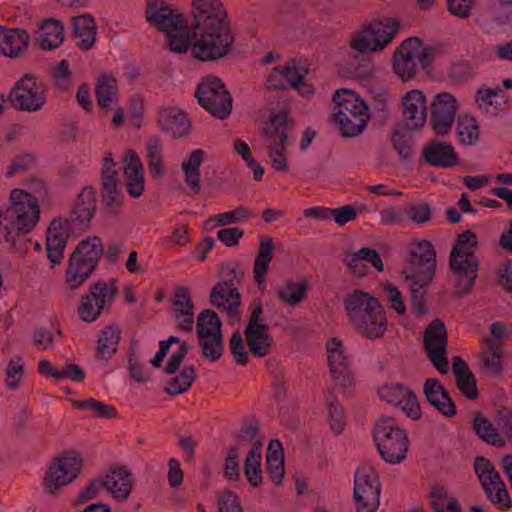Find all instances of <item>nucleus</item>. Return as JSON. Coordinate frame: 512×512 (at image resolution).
Returning a JSON list of instances; mask_svg holds the SVG:
<instances>
[{"mask_svg": "<svg viewBox=\"0 0 512 512\" xmlns=\"http://www.w3.org/2000/svg\"><path fill=\"white\" fill-rule=\"evenodd\" d=\"M343 305L351 324L362 336L375 340L385 334L388 320L376 297L355 289L345 297Z\"/></svg>", "mask_w": 512, "mask_h": 512, "instance_id": "nucleus-3", "label": "nucleus"}, {"mask_svg": "<svg viewBox=\"0 0 512 512\" xmlns=\"http://www.w3.org/2000/svg\"><path fill=\"white\" fill-rule=\"evenodd\" d=\"M103 203L105 211L110 215L117 214L119 208L123 204V193L120 186H114L110 189H103Z\"/></svg>", "mask_w": 512, "mask_h": 512, "instance_id": "nucleus-61", "label": "nucleus"}, {"mask_svg": "<svg viewBox=\"0 0 512 512\" xmlns=\"http://www.w3.org/2000/svg\"><path fill=\"white\" fill-rule=\"evenodd\" d=\"M380 493L381 483L374 468L369 465L357 468L353 488L357 512H376L380 506Z\"/></svg>", "mask_w": 512, "mask_h": 512, "instance_id": "nucleus-12", "label": "nucleus"}, {"mask_svg": "<svg viewBox=\"0 0 512 512\" xmlns=\"http://www.w3.org/2000/svg\"><path fill=\"white\" fill-rule=\"evenodd\" d=\"M221 320L215 311L210 309L203 310L196 322V334L198 336L211 335L213 333H222Z\"/></svg>", "mask_w": 512, "mask_h": 512, "instance_id": "nucleus-51", "label": "nucleus"}, {"mask_svg": "<svg viewBox=\"0 0 512 512\" xmlns=\"http://www.w3.org/2000/svg\"><path fill=\"white\" fill-rule=\"evenodd\" d=\"M191 346L186 341L180 342V347L169 358L164 373L167 375L175 374L181 366L183 359L189 353Z\"/></svg>", "mask_w": 512, "mask_h": 512, "instance_id": "nucleus-63", "label": "nucleus"}, {"mask_svg": "<svg viewBox=\"0 0 512 512\" xmlns=\"http://www.w3.org/2000/svg\"><path fill=\"white\" fill-rule=\"evenodd\" d=\"M7 101L18 111H40L47 102L46 85L36 76L25 74L15 83Z\"/></svg>", "mask_w": 512, "mask_h": 512, "instance_id": "nucleus-11", "label": "nucleus"}, {"mask_svg": "<svg viewBox=\"0 0 512 512\" xmlns=\"http://www.w3.org/2000/svg\"><path fill=\"white\" fill-rule=\"evenodd\" d=\"M194 95L199 105L217 119H226L232 112V96L218 77L205 78L198 84Z\"/></svg>", "mask_w": 512, "mask_h": 512, "instance_id": "nucleus-10", "label": "nucleus"}, {"mask_svg": "<svg viewBox=\"0 0 512 512\" xmlns=\"http://www.w3.org/2000/svg\"><path fill=\"white\" fill-rule=\"evenodd\" d=\"M102 482L103 487L118 500H126L133 487L132 474L123 466L111 469Z\"/></svg>", "mask_w": 512, "mask_h": 512, "instance_id": "nucleus-32", "label": "nucleus"}, {"mask_svg": "<svg viewBox=\"0 0 512 512\" xmlns=\"http://www.w3.org/2000/svg\"><path fill=\"white\" fill-rule=\"evenodd\" d=\"M251 216L252 213L248 208L244 206H238L231 211L216 215L214 219L217 221V225L227 226L248 220Z\"/></svg>", "mask_w": 512, "mask_h": 512, "instance_id": "nucleus-60", "label": "nucleus"}, {"mask_svg": "<svg viewBox=\"0 0 512 512\" xmlns=\"http://www.w3.org/2000/svg\"><path fill=\"white\" fill-rule=\"evenodd\" d=\"M82 458L77 452L63 453L48 468L44 477V488L55 494L61 487L73 482L80 473Z\"/></svg>", "mask_w": 512, "mask_h": 512, "instance_id": "nucleus-14", "label": "nucleus"}, {"mask_svg": "<svg viewBox=\"0 0 512 512\" xmlns=\"http://www.w3.org/2000/svg\"><path fill=\"white\" fill-rule=\"evenodd\" d=\"M36 42L45 51L58 48L64 41V25L55 18L45 19L37 30Z\"/></svg>", "mask_w": 512, "mask_h": 512, "instance_id": "nucleus-33", "label": "nucleus"}, {"mask_svg": "<svg viewBox=\"0 0 512 512\" xmlns=\"http://www.w3.org/2000/svg\"><path fill=\"white\" fill-rule=\"evenodd\" d=\"M259 432V423L256 419H245L239 432L235 435L237 450L244 444L256 441Z\"/></svg>", "mask_w": 512, "mask_h": 512, "instance_id": "nucleus-58", "label": "nucleus"}, {"mask_svg": "<svg viewBox=\"0 0 512 512\" xmlns=\"http://www.w3.org/2000/svg\"><path fill=\"white\" fill-rule=\"evenodd\" d=\"M147 166L154 178H160L165 173L162 141L158 136H151L147 142Z\"/></svg>", "mask_w": 512, "mask_h": 512, "instance_id": "nucleus-45", "label": "nucleus"}, {"mask_svg": "<svg viewBox=\"0 0 512 512\" xmlns=\"http://www.w3.org/2000/svg\"><path fill=\"white\" fill-rule=\"evenodd\" d=\"M96 212V199L95 191L92 187L88 186L83 188L79 193L67 221V227L85 230Z\"/></svg>", "mask_w": 512, "mask_h": 512, "instance_id": "nucleus-22", "label": "nucleus"}, {"mask_svg": "<svg viewBox=\"0 0 512 512\" xmlns=\"http://www.w3.org/2000/svg\"><path fill=\"white\" fill-rule=\"evenodd\" d=\"M287 140V131H283L280 133V140L278 143H275L273 146H268V156L271 160L272 167L276 171H288V164L285 156Z\"/></svg>", "mask_w": 512, "mask_h": 512, "instance_id": "nucleus-55", "label": "nucleus"}, {"mask_svg": "<svg viewBox=\"0 0 512 512\" xmlns=\"http://www.w3.org/2000/svg\"><path fill=\"white\" fill-rule=\"evenodd\" d=\"M478 244L476 234L466 230L458 235L450 253V268L456 277L455 295H468L475 284L478 272V260L472 249Z\"/></svg>", "mask_w": 512, "mask_h": 512, "instance_id": "nucleus-5", "label": "nucleus"}, {"mask_svg": "<svg viewBox=\"0 0 512 512\" xmlns=\"http://www.w3.org/2000/svg\"><path fill=\"white\" fill-rule=\"evenodd\" d=\"M191 13L195 39L192 56L201 62H214L229 55L235 35L220 0H193Z\"/></svg>", "mask_w": 512, "mask_h": 512, "instance_id": "nucleus-1", "label": "nucleus"}, {"mask_svg": "<svg viewBox=\"0 0 512 512\" xmlns=\"http://www.w3.org/2000/svg\"><path fill=\"white\" fill-rule=\"evenodd\" d=\"M457 108L458 102L452 94L435 95L431 103V125L437 135L445 136L451 132Z\"/></svg>", "mask_w": 512, "mask_h": 512, "instance_id": "nucleus-19", "label": "nucleus"}, {"mask_svg": "<svg viewBox=\"0 0 512 512\" xmlns=\"http://www.w3.org/2000/svg\"><path fill=\"white\" fill-rule=\"evenodd\" d=\"M101 185L103 189H110L114 186H119L118 171L116 170V163L112 158L110 152L106 153L102 168H101Z\"/></svg>", "mask_w": 512, "mask_h": 512, "instance_id": "nucleus-56", "label": "nucleus"}, {"mask_svg": "<svg viewBox=\"0 0 512 512\" xmlns=\"http://www.w3.org/2000/svg\"><path fill=\"white\" fill-rule=\"evenodd\" d=\"M490 13L498 24H506L512 19V0H489Z\"/></svg>", "mask_w": 512, "mask_h": 512, "instance_id": "nucleus-57", "label": "nucleus"}, {"mask_svg": "<svg viewBox=\"0 0 512 512\" xmlns=\"http://www.w3.org/2000/svg\"><path fill=\"white\" fill-rule=\"evenodd\" d=\"M423 344L427 357L433 366L441 374H447L449 371L447 361L448 336L445 324L441 319L436 318L427 326Z\"/></svg>", "mask_w": 512, "mask_h": 512, "instance_id": "nucleus-15", "label": "nucleus"}, {"mask_svg": "<svg viewBox=\"0 0 512 512\" xmlns=\"http://www.w3.org/2000/svg\"><path fill=\"white\" fill-rule=\"evenodd\" d=\"M120 335L121 331L117 325L106 326L98 339L96 356L103 360L111 358L117 351Z\"/></svg>", "mask_w": 512, "mask_h": 512, "instance_id": "nucleus-42", "label": "nucleus"}, {"mask_svg": "<svg viewBox=\"0 0 512 512\" xmlns=\"http://www.w3.org/2000/svg\"><path fill=\"white\" fill-rule=\"evenodd\" d=\"M219 512H242L238 496L231 491H224L218 498Z\"/></svg>", "mask_w": 512, "mask_h": 512, "instance_id": "nucleus-64", "label": "nucleus"}, {"mask_svg": "<svg viewBox=\"0 0 512 512\" xmlns=\"http://www.w3.org/2000/svg\"><path fill=\"white\" fill-rule=\"evenodd\" d=\"M333 117L344 137H355L363 132L370 119L368 106L353 91L339 89L333 96Z\"/></svg>", "mask_w": 512, "mask_h": 512, "instance_id": "nucleus-6", "label": "nucleus"}, {"mask_svg": "<svg viewBox=\"0 0 512 512\" xmlns=\"http://www.w3.org/2000/svg\"><path fill=\"white\" fill-rule=\"evenodd\" d=\"M198 340L204 358L216 362L222 357L224 350L222 333L198 336Z\"/></svg>", "mask_w": 512, "mask_h": 512, "instance_id": "nucleus-47", "label": "nucleus"}, {"mask_svg": "<svg viewBox=\"0 0 512 512\" xmlns=\"http://www.w3.org/2000/svg\"><path fill=\"white\" fill-rule=\"evenodd\" d=\"M457 135L462 144H475L479 140V128L476 119L469 115L459 117Z\"/></svg>", "mask_w": 512, "mask_h": 512, "instance_id": "nucleus-52", "label": "nucleus"}, {"mask_svg": "<svg viewBox=\"0 0 512 512\" xmlns=\"http://www.w3.org/2000/svg\"><path fill=\"white\" fill-rule=\"evenodd\" d=\"M403 103V123L404 127L410 130H420L424 127L427 120V104L425 95L420 90H412L405 94Z\"/></svg>", "mask_w": 512, "mask_h": 512, "instance_id": "nucleus-23", "label": "nucleus"}, {"mask_svg": "<svg viewBox=\"0 0 512 512\" xmlns=\"http://www.w3.org/2000/svg\"><path fill=\"white\" fill-rule=\"evenodd\" d=\"M67 221L62 218L54 219L47 230L46 250L52 267L63 260L64 249L69 239Z\"/></svg>", "mask_w": 512, "mask_h": 512, "instance_id": "nucleus-24", "label": "nucleus"}, {"mask_svg": "<svg viewBox=\"0 0 512 512\" xmlns=\"http://www.w3.org/2000/svg\"><path fill=\"white\" fill-rule=\"evenodd\" d=\"M277 298L290 306L298 305L307 295V284L305 282L294 283L288 281L283 287L277 290Z\"/></svg>", "mask_w": 512, "mask_h": 512, "instance_id": "nucleus-48", "label": "nucleus"}, {"mask_svg": "<svg viewBox=\"0 0 512 512\" xmlns=\"http://www.w3.org/2000/svg\"><path fill=\"white\" fill-rule=\"evenodd\" d=\"M262 440H256L249 450L244 461V474L253 487H259L262 484Z\"/></svg>", "mask_w": 512, "mask_h": 512, "instance_id": "nucleus-41", "label": "nucleus"}, {"mask_svg": "<svg viewBox=\"0 0 512 512\" xmlns=\"http://www.w3.org/2000/svg\"><path fill=\"white\" fill-rule=\"evenodd\" d=\"M411 131L410 128L397 124L393 127L390 136L394 150L404 161L410 160L413 155Z\"/></svg>", "mask_w": 512, "mask_h": 512, "instance_id": "nucleus-43", "label": "nucleus"}, {"mask_svg": "<svg viewBox=\"0 0 512 512\" xmlns=\"http://www.w3.org/2000/svg\"><path fill=\"white\" fill-rule=\"evenodd\" d=\"M474 470L482 485V488L502 480L499 472L495 469L491 461L483 456L476 457Z\"/></svg>", "mask_w": 512, "mask_h": 512, "instance_id": "nucleus-50", "label": "nucleus"}, {"mask_svg": "<svg viewBox=\"0 0 512 512\" xmlns=\"http://www.w3.org/2000/svg\"><path fill=\"white\" fill-rule=\"evenodd\" d=\"M74 38L78 39L76 45L84 51L89 50L95 43L97 25L90 14L73 17Z\"/></svg>", "mask_w": 512, "mask_h": 512, "instance_id": "nucleus-37", "label": "nucleus"}, {"mask_svg": "<svg viewBox=\"0 0 512 512\" xmlns=\"http://www.w3.org/2000/svg\"><path fill=\"white\" fill-rule=\"evenodd\" d=\"M146 20L157 30L168 33L171 30H181L186 26L187 17L162 0H149L146 7Z\"/></svg>", "mask_w": 512, "mask_h": 512, "instance_id": "nucleus-17", "label": "nucleus"}, {"mask_svg": "<svg viewBox=\"0 0 512 512\" xmlns=\"http://www.w3.org/2000/svg\"><path fill=\"white\" fill-rule=\"evenodd\" d=\"M196 375V369L194 366L184 367L179 375L167 381L164 387V392L172 396L185 393L192 386L196 379Z\"/></svg>", "mask_w": 512, "mask_h": 512, "instance_id": "nucleus-46", "label": "nucleus"}, {"mask_svg": "<svg viewBox=\"0 0 512 512\" xmlns=\"http://www.w3.org/2000/svg\"><path fill=\"white\" fill-rule=\"evenodd\" d=\"M72 404L79 410L90 409L94 411L98 418L115 419L117 417V410L114 406L105 404L95 398L73 400Z\"/></svg>", "mask_w": 512, "mask_h": 512, "instance_id": "nucleus-54", "label": "nucleus"}, {"mask_svg": "<svg viewBox=\"0 0 512 512\" xmlns=\"http://www.w3.org/2000/svg\"><path fill=\"white\" fill-rule=\"evenodd\" d=\"M205 152L202 149L191 151L181 164L184 181L192 192L197 195L201 191L200 167L204 161Z\"/></svg>", "mask_w": 512, "mask_h": 512, "instance_id": "nucleus-38", "label": "nucleus"}, {"mask_svg": "<svg viewBox=\"0 0 512 512\" xmlns=\"http://www.w3.org/2000/svg\"><path fill=\"white\" fill-rule=\"evenodd\" d=\"M30 35L25 29L0 25V53L9 58L20 57L28 48Z\"/></svg>", "mask_w": 512, "mask_h": 512, "instance_id": "nucleus-27", "label": "nucleus"}, {"mask_svg": "<svg viewBox=\"0 0 512 512\" xmlns=\"http://www.w3.org/2000/svg\"><path fill=\"white\" fill-rule=\"evenodd\" d=\"M263 315L261 302L253 305L248 323L244 329L245 340L250 353L257 358H264L271 352L273 338L268 333L267 324L260 322Z\"/></svg>", "mask_w": 512, "mask_h": 512, "instance_id": "nucleus-16", "label": "nucleus"}, {"mask_svg": "<svg viewBox=\"0 0 512 512\" xmlns=\"http://www.w3.org/2000/svg\"><path fill=\"white\" fill-rule=\"evenodd\" d=\"M104 254L101 238L97 236L81 240L70 255L66 269V283L77 289L92 275Z\"/></svg>", "mask_w": 512, "mask_h": 512, "instance_id": "nucleus-7", "label": "nucleus"}, {"mask_svg": "<svg viewBox=\"0 0 512 512\" xmlns=\"http://www.w3.org/2000/svg\"><path fill=\"white\" fill-rule=\"evenodd\" d=\"M117 279L108 282L98 281L89 286V292L82 295L78 314L82 321L92 323L97 320L104 310L105 302L113 301L118 294Z\"/></svg>", "mask_w": 512, "mask_h": 512, "instance_id": "nucleus-13", "label": "nucleus"}, {"mask_svg": "<svg viewBox=\"0 0 512 512\" xmlns=\"http://www.w3.org/2000/svg\"><path fill=\"white\" fill-rule=\"evenodd\" d=\"M24 375L23 359L19 356L12 358L6 368V386L9 389H16Z\"/></svg>", "mask_w": 512, "mask_h": 512, "instance_id": "nucleus-59", "label": "nucleus"}, {"mask_svg": "<svg viewBox=\"0 0 512 512\" xmlns=\"http://www.w3.org/2000/svg\"><path fill=\"white\" fill-rule=\"evenodd\" d=\"M423 41L419 37L405 39L393 55L394 72L403 80L412 79L417 72L416 56Z\"/></svg>", "mask_w": 512, "mask_h": 512, "instance_id": "nucleus-21", "label": "nucleus"}, {"mask_svg": "<svg viewBox=\"0 0 512 512\" xmlns=\"http://www.w3.org/2000/svg\"><path fill=\"white\" fill-rule=\"evenodd\" d=\"M381 400L401 407L405 415L413 420L421 417L422 411L416 394L400 383L383 385L378 389Z\"/></svg>", "mask_w": 512, "mask_h": 512, "instance_id": "nucleus-18", "label": "nucleus"}, {"mask_svg": "<svg viewBox=\"0 0 512 512\" xmlns=\"http://www.w3.org/2000/svg\"><path fill=\"white\" fill-rule=\"evenodd\" d=\"M326 403L328 405V421L331 430L339 435L342 433L344 426L346 425V417L336 396L329 392L326 396Z\"/></svg>", "mask_w": 512, "mask_h": 512, "instance_id": "nucleus-49", "label": "nucleus"}, {"mask_svg": "<svg viewBox=\"0 0 512 512\" xmlns=\"http://www.w3.org/2000/svg\"><path fill=\"white\" fill-rule=\"evenodd\" d=\"M95 96L100 109L109 111L117 107V80L110 74H102L95 83Z\"/></svg>", "mask_w": 512, "mask_h": 512, "instance_id": "nucleus-36", "label": "nucleus"}, {"mask_svg": "<svg viewBox=\"0 0 512 512\" xmlns=\"http://www.w3.org/2000/svg\"><path fill=\"white\" fill-rule=\"evenodd\" d=\"M175 317L179 319L177 328L179 330L191 332L194 323L193 302L187 287H178L175 291Z\"/></svg>", "mask_w": 512, "mask_h": 512, "instance_id": "nucleus-35", "label": "nucleus"}, {"mask_svg": "<svg viewBox=\"0 0 512 512\" xmlns=\"http://www.w3.org/2000/svg\"><path fill=\"white\" fill-rule=\"evenodd\" d=\"M436 271V252L432 243L421 240L412 243L407 256V267L402 274L411 280V310L418 316L425 315L427 287Z\"/></svg>", "mask_w": 512, "mask_h": 512, "instance_id": "nucleus-2", "label": "nucleus"}, {"mask_svg": "<svg viewBox=\"0 0 512 512\" xmlns=\"http://www.w3.org/2000/svg\"><path fill=\"white\" fill-rule=\"evenodd\" d=\"M266 469L272 481L279 485L284 479V453L282 443L278 439L269 442L266 454Z\"/></svg>", "mask_w": 512, "mask_h": 512, "instance_id": "nucleus-39", "label": "nucleus"}, {"mask_svg": "<svg viewBox=\"0 0 512 512\" xmlns=\"http://www.w3.org/2000/svg\"><path fill=\"white\" fill-rule=\"evenodd\" d=\"M210 302L217 309L226 311L229 315H235L240 306V293L233 283H216L210 293Z\"/></svg>", "mask_w": 512, "mask_h": 512, "instance_id": "nucleus-29", "label": "nucleus"}, {"mask_svg": "<svg viewBox=\"0 0 512 512\" xmlns=\"http://www.w3.org/2000/svg\"><path fill=\"white\" fill-rule=\"evenodd\" d=\"M68 60H61L57 67L52 71V77L55 86L60 91H67L70 86L71 71Z\"/></svg>", "mask_w": 512, "mask_h": 512, "instance_id": "nucleus-62", "label": "nucleus"}, {"mask_svg": "<svg viewBox=\"0 0 512 512\" xmlns=\"http://www.w3.org/2000/svg\"><path fill=\"white\" fill-rule=\"evenodd\" d=\"M485 495L491 503L501 511L511 508V498L503 480L483 488Z\"/></svg>", "mask_w": 512, "mask_h": 512, "instance_id": "nucleus-53", "label": "nucleus"}, {"mask_svg": "<svg viewBox=\"0 0 512 512\" xmlns=\"http://www.w3.org/2000/svg\"><path fill=\"white\" fill-rule=\"evenodd\" d=\"M39 218L37 198L25 190L14 189L10 194V206L0 212V233L6 242L15 245L16 238L29 233Z\"/></svg>", "mask_w": 512, "mask_h": 512, "instance_id": "nucleus-4", "label": "nucleus"}, {"mask_svg": "<svg viewBox=\"0 0 512 512\" xmlns=\"http://www.w3.org/2000/svg\"><path fill=\"white\" fill-rule=\"evenodd\" d=\"M166 40L169 51L176 54L186 53L188 49L192 52V46L195 42L188 21L181 30H171L166 33Z\"/></svg>", "mask_w": 512, "mask_h": 512, "instance_id": "nucleus-44", "label": "nucleus"}, {"mask_svg": "<svg viewBox=\"0 0 512 512\" xmlns=\"http://www.w3.org/2000/svg\"><path fill=\"white\" fill-rule=\"evenodd\" d=\"M423 392L427 402L443 416L451 418L456 415L455 403L438 379H427L424 383Z\"/></svg>", "mask_w": 512, "mask_h": 512, "instance_id": "nucleus-26", "label": "nucleus"}, {"mask_svg": "<svg viewBox=\"0 0 512 512\" xmlns=\"http://www.w3.org/2000/svg\"><path fill=\"white\" fill-rule=\"evenodd\" d=\"M473 430L475 434L486 444L502 448L506 445V441L500 436L498 426L485 417L482 413H477L473 419Z\"/></svg>", "mask_w": 512, "mask_h": 512, "instance_id": "nucleus-40", "label": "nucleus"}, {"mask_svg": "<svg viewBox=\"0 0 512 512\" xmlns=\"http://www.w3.org/2000/svg\"><path fill=\"white\" fill-rule=\"evenodd\" d=\"M399 28L397 18L372 22L351 36L350 47L359 53L381 51L392 42Z\"/></svg>", "mask_w": 512, "mask_h": 512, "instance_id": "nucleus-9", "label": "nucleus"}, {"mask_svg": "<svg viewBox=\"0 0 512 512\" xmlns=\"http://www.w3.org/2000/svg\"><path fill=\"white\" fill-rule=\"evenodd\" d=\"M124 162V176L127 180V192L131 197L139 198L144 191V171L142 162L137 153L133 150L126 152Z\"/></svg>", "mask_w": 512, "mask_h": 512, "instance_id": "nucleus-28", "label": "nucleus"}, {"mask_svg": "<svg viewBox=\"0 0 512 512\" xmlns=\"http://www.w3.org/2000/svg\"><path fill=\"white\" fill-rule=\"evenodd\" d=\"M373 438L381 458L389 464H399L407 456V433L392 417H381L373 428Z\"/></svg>", "mask_w": 512, "mask_h": 512, "instance_id": "nucleus-8", "label": "nucleus"}, {"mask_svg": "<svg viewBox=\"0 0 512 512\" xmlns=\"http://www.w3.org/2000/svg\"><path fill=\"white\" fill-rule=\"evenodd\" d=\"M452 372L455 376V385L460 393L470 400L479 396L477 380L468 364L460 357L452 358Z\"/></svg>", "mask_w": 512, "mask_h": 512, "instance_id": "nucleus-30", "label": "nucleus"}, {"mask_svg": "<svg viewBox=\"0 0 512 512\" xmlns=\"http://www.w3.org/2000/svg\"><path fill=\"white\" fill-rule=\"evenodd\" d=\"M328 353V365L333 379L344 390L350 391L354 386V377L350 370L345 348L341 340L331 338L326 345Z\"/></svg>", "mask_w": 512, "mask_h": 512, "instance_id": "nucleus-20", "label": "nucleus"}, {"mask_svg": "<svg viewBox=\"0 0 512 512\" xmlns=\"http://www.w3.org/2000/svg\"><path fill=\"white\" fill-rule=\"evenodd\" d=\"M158 124L164 131L171 133L173 137L186 135L190 127V121L186 114L175 107L162 108L158 114Z\"/></svg>", "mask_w": 512, "mask_h": 512, "instance_id": "nucleus-34", "label": "nucleus"}, {"mask_svg": "<svg viewBox=\"0 0 512 512\" xmlns=\"http://www.w3.org/2000/svg\"><path fill=\"white\" fill-rule=\"evenodd\" d=\"M422 158L430 166L443 169L455 167L459 163L454 147L438 140H432L425 145Z\"/></svg>", "mask_w": 512, "mask_h": 512, "instance_id": "nucleus-25", "label": "nucleus"}, {"mask_svg": "<svg viewBox=\"0 0 512 512\" xmlns=\"http://www.w3.org/2000/svg\"><path fill=\"white\" fill-rule=\"evenodd\" d=\"M274 250L275 242L273 238L270 236L261 237L253 266L254 281L260 290L265 288L266 275L273 259Z\"/></svg>", "mask_w": 512, "mask_h": 512, "instance_id": "nucleus-31", "label": "nucleus"}]
</instances>
